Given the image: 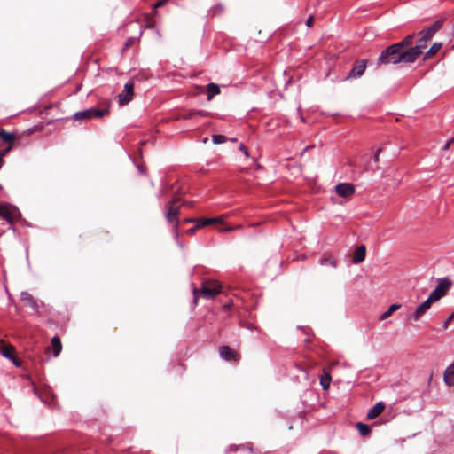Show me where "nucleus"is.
Instances as JSON below:
<instances>
[{
	"label": "nucleus",
	"mask_w": 454,
	"mask_h": 454,
	"mask_svg": "<svg viewBox=\"0 0 454 454\" xmlns=\"http://www.w3.org/2000/svg\"><path fill=\"white\" fill-rule=\"evenodd\" d=\"M443 19L438 20L432 26L428 27L427 28L420 32L421 36L419 44L422 45V49L426 46V43L432 39L434 34L441 29V27L443 25Z\"/></svg>",
	"instance_id": "obj_5"
},
{
	"label": "nucleus",
	"mask_w": 454,
	"mask_h": 454,
	"mask_svg": "<svg viewBox=\"0 0 454 454\" xmlns=\"http://www.w3.org/2000/svg\"><path fill=\"white\" fill-rule=\"evenodd\" d=\"M331 380V375L325 370H324V373L320 377V385L324 390H327L330 387Z\"/></svg>",
	"instance_id": "obj_20"
},
{
	"label": "nucleus",
	"mask_w": 454,
	"mask_h": 454,
	"mask_svg": "<svg viewBox=\"0 0 454 454\" xmlns=\"http://www.w3.org/2000/svg\"><path fill=\"white\" fill-rule=\"evenodd\" d=\"M0 217L12 224L15 220L20 217V213L15 206L9 203H1Z\"/></svg>",
	"instance_id": "obj_4"
},
{
	"label": "nucleus",
	"mask_w": 454,
	"mask_h": 454,
	"mask_svg": "<svg viewBox=\"0 0 454 454\" xmlns=\"http://www.w3.org/2000/svg\"><path fill=\"white\" fill-rule=\"evenodd\" d=\"M443 381L449 387L454 386V362L445 370L443 374Z\"/></svg>",
	"instance_id": "obj_16"
},
{
	"label": "nucleus",
	"mask_w": 454,
	"mask_h": 454,
	"mask_svg": "<svg viewBox=\"0 0 454 454\" xmlns=\"http://www.w3.org/2000/svg\"><path fill=\"white\" fill-rule=\"evenodd\" d=\"M366 68V61L362 59L356 63L354 67L350 70L348 78H359L363 75Z\"/></svg>",
	"instance_id": "obj_12"
},
{
	"label": "nucleus",
	"mask_w": 454,
	"mask_h": 454,
	"mask_svg": "<svg viewBox=\"0 0 454 454\" xmlns=\"http://www.w3.org/2000/svg\"><path fill=\"white\" fill-rule=\"evenodd\" d=\"M16 137L13 133H9L4 129L0 130V139L5 143L12 144L14 142Z\"/></svg>",
	"instance_id": "obj_21"
},
{
	"label": "nucleus",
	"mask_w": 454,
	"mask_h": 454,
	"mask_svg": "<svg viewBox=\"0 0 454 454\" xmlns=\"http://www.w3.org/2000/svg\"><path fill=\"white\" fill-rule=\"evenodd\" d=\"M167 1L168 0H160V1H158L157 3L154 4L153 8L156 9V8L163 6L166 4Z\"/></svg>",
	"instance_id": "obj_31"
},
{
	"label": "nucleus",
	"mask_w": 454,
	"mask_h": 454,
	"mask_svg": "<svg viewBox=\"0 0 454 454\" xmlns=\"http://www.w3.org/2000/svg\"><path fill=\"white\" fill-rule=\"evenodd\" d=\"M107 113L106 110H98L97 108H89L82 111L76 112L74 114V119L76 121L90 120L92 118H100Z\"/></svg>",
	"instance_id": "obj_7"
},
{
	"label": "nucleus",
	"mask_w": 454,
	"mask_h": 454,
	"mask_svg": "<svg viewBox=\"0 0 454 454\" xmlns=\"http://www.w3.org/2000/svg\"><path fill=\"white\" fill-rule=\"evenodd\" d=\"M49 348L52 349L54 356H59V353L61 352V349H62V345H61V342H60V339L59 337H56V336L53 337L51 339V347Z\"/></svg>",
	"instance_id": "obj_18"
},
{
	"label": "nucleus",
	"mask_w": 454,
	"mask_h": 454,
	"mask_svg": "<svg viewBox=\"0 0 454 454\" xmlns=\"http://www.w3.org/2000/svg\"><path fill=\"white\" fill-rule=\"evenodd\" d=\"M427 311V310L426 309V308L423 307L422 304H420L419 306L417 307L411 317L413 318L414 321H419Z\"/></svg>",
	"instance_id": "obj_24"
},
{
	"label": "nucleus",
	"mask_w": 454,
	"mask_h": 454,
	"mask_svg": "<svg viewBox=\"0 0 454 454\" xmlns=\"http://www.w3.org/2000/svg\"><path fill=\"white\" fill-rule=\"evenodd\" d=\"M435 301H434V300H430V296H428V298L424 302H422L421 304L428 311V309L431 308L432 303L435 302Z\"/></svg>",
	"instance_id": "obj_28"
},
{
	"label": "nucleus",
	"mask_w": 454,
	"mask_h": 454,
	"mask_svg": "<svg viewBox=\"0 0 454 454\" xmlns=\"http://www.w3.org/2000/svg\"><path fill=\"white\" fill-rule=\"evenodd\" d=\"M413 40V35H407L403 41L397 43L399 48L402 50H409L408 47L411 45Z\"/></svg>",
	"instance_id": "obj_23"
},
{
	"label": "nucleus",
	"mask_w": 454,
	"mask_h": 454,
	"mask_svg": "<svg viewBox=\"0 0 454 454\" xmlns=\"http://www.w3.org/2000/svg\"><path fill=\"white\" fill-rule=\"evenodd\" d=\"M239 150L242 151L246 156H248V152L243 144H240Z\"/></svg>",
	"instance_id": "obj_33"
},
{
	"label": "nucleus",
	"mask_w": 454,
	"mask_h": 454,
	"mask_svg": "<svg viewBox=\"0 0 454 454\" xmlns=\"http://www.w3.org/2000/svg\"><path fill=\"white\" fill-rule=\"evenodd\" d=\"M442 47V43H434L431 48L429 49V51L426 53V56L427 57H429L433 54H434L435 52H437Z\"/></svg>",
	"instance_id": "obj_26"
},
{
	"label": "nucleus",
	"mask_w": 454,
	"mask_h": 454,
	"mask_svg": "<svg viewBox=\"0 0 454 454\" xmlns=\"http://www.w3.org/2000/svg\"><path fill=\"white\" fill-rule=\"evenodd\" d=\"M385 410V404L383 402H378L372 408L367 412L368 419H374L379 417Z\"/></svg>",
	"instance_id": "obj_14"
},
{
	"label": "nucleus",
	"mask_w": 454,
	"mask_h": 454,
	"mask_svg": "<svg viewBox=\"0 0 454 454\" xmlns=\"http://www.w3.org/2000/svg\"><path fill=\"white\" fill-rule=\"evenodd\" d=\"M422 54V45L417 44L410 50H402L398 45L393 44L384 50L378 59L379 64L412 63Z\"/></svg>",
	"instance_id": "obj_1"
},
{
	"label": "nucleus",
	"mask_w": 454,
	"mask_h": 454,
	"mask_svg": "<svg viewBox=\"0 0 454 454\" xmlns=\"http://www.w3.org/2000/svg\"><path fill=\"white\" fill-rule=\"evenodd\" d=\"M454 318V312L447 318L445 325L450 324Z\"/></svg>",
	"instance_id": "obj_36"
},
{
	"label": "nucleus",
	"mask_w": 454,
	"mask_h": 454,
	"mask_svg": "<svg viewBox=\"0 0 454 454\" xmlns=\"http://www.w3.org/2000/svg\"><path fill=\"white\" fill-rule=\"evenodd\" d=\"M134 43V38H129L125 43V48H129Z\"/></svg>",
	"instance_id": "obj_35"
},
{
	"label": "nucleus",
	"mask_w": 454,
	"mask_h": 454,
	"mask_svg": "<svg viewBox=\"0 0 454 454\" xmlns=\"http://www.w3.org/2000/svg\"><path fill=\"white\" fill-rule=\"evenodd\" d=\"M313 24V17L310 16L307 20H306V26L308 27H310Z\"/></svg>",
	"instance_id": "obj_34"
},
{
	"label": "nucleus",
	"mask_w": 454,
	"mask_h": 454,
	"mask_svg": "<svg viewBox=\"0 0 454 454\" xmlns=\"http://www.w3.org/2000/svg\"><path fill=\"white\" fill-rule=\"evenodd\" d=\"M334 189L338 195L346 199L350 198L355 192V186L348 183L338 184Z\"/></svg>",
	"instance_id": "obj_10"
},
{
	"label": "nucleus",
	"mask_w": 454,
	"mask_h": 454,
	"mask_svg": "<svg viewBox=\"0 0 454 454\" xmlns=\"http://www.w3.org/2000/svg\"><path fill=\"white\" fill-rule=\"evenodd\" d=\"M195 115H196V111L195 110H191L186 114H184L183 116V118H184V119H192Z\"/></svg>",
	"instance_id": "obj_29"
},
{
	"label": "nucleus",
	"mask_w": 454,
	"mask_h": 454,
	"mask_svg": "<svg viewBox=\"0 0 454 454\" xmlns=\"http://www.w3.org/2000/svg\"><path fill=\"white\" fill-rule=\"evenodd\" d=\"M222 286L215 280L206 281L203 283L200 290L194 289V301L196 302L198 294L200 293L205 298L210 299L220 294Z\"/></svg>",
	"instance_id": "obj_3"
},
{
	"label": "nucleus",
	"mask_w": 454,
	"mask_h": 454,
	"mask_svg": "<svg viewBox=\"0 0 454 454\" xmlns=\"http://www.w3.org/2000/svg\"><path fill=\"white\" fill-rule=\"evenodd\" d=\"M2 165H3V160H2V158L0 157V168H2Z\"/></svg>",
	"instance_id": "obj_38"
},
{
	"label": "nucleus",
	"mask_w": 454,
	"mask_h": 454,
	"mask_svg": "<svg viewBox=\"0 0 454 454\" xmlns=\"http://www.w3.org/2000/svg\"><path fill=\"white\" fill-rule=\"evenodd\" d=\"M365 254H366L365 247L364 245L358 247L354 253V256H353L354 263L358 264V263L364 262V258H365Z\"/></svg>",
	"instance_id": "obj_17"
},
{
	"label": "nucleus",
	"mask_w": 454,
	"mask_h": 454,
	"mask_svg": "<svg viewBox=\"0 0 454 454\" xmlns=\"http://www.w3.org/2000/svg\"><path fill=\"white\" fill-rule=\"evenodd\" d=\"M452 286V281L447 278H440L438 280V285L434 288V290L430 294V300L439 301L442 297H443L447 292L450 289Z\"/></svg>",
	"instance_id": "obj_6"
},
{
	"label": "nucleus",
	"mask_w": 454,
	"mask_h": 454,
	"mask_svg": "<svg viewBox=\"0 0 454 454\" xmlns=\"http://www.w3.org/2000/svg\"><path fill=\"white\" fill-rule=\"evenodd\" d=\"M133 90H134L133 82H127L124 85L123 91L119 95V103L121 105H126L129 101H131V99L133 98Z\"/></svg>",
	"instance_id": "obj_11"
},
{
	"label": "nucleus",
	"mask_w": 454,
	"mask_h": 454,
	"mask_svg": "<svg viewBox=\"0 0 454 454\" xmlns=\"http://www.w3.org/2000/svg\"><path fill=\"white\" fill-rule=\"evenodd\" d=\"M453 141H454V139H451V140L448 141V142L444 145V146H443V150H447V149L449 148L450 145Z\"/></svg>",
	"instance_id": "obj_37"
},
{
	"label": "nucleus",
	"mask_w": 454,
	"mask_h": 454,
	"mask_svg": "<svg viewBox=\"0 0 454 454\" xmlns=\"http://www.w3.org/2000/svg\"><path fill=\"white\" fill-rule=\"evenodd\" d=\"M0 354L5 358L12 361L16 367L20 366V362L17 359L15 355V348L12 345H4V342H0Z\"/></svg>",
	"instance_id": "obj_9"
},
{
	"label": "nucleus",
	"mask_w": 454,
	"mask_h": 454,
	"mask_svg": "<svg viewBox=\"0 0 454 454\" xmlns=\"http://www.w3.org/2000/svg\"><path fill=\"white\" fill-rule=\"evenodd\" d=\"M177 200H173L168 202L167 206V213H166V218L168 223H175V227L177 226L178 222V215L180 208L179 207L176 206Z\"/></svg>",
	"instance_id": "obj_8"
},
{
	"label": "nucleus",
	"mask_w": 454,
	"mask_h": 454,
	"mask_svg": "<svg viewBox=\"0 0 454 454\" xmlns=\"http://www.w3.org/2000/svg\"><path fill=\"white\" fill-rule=\"evenodd\" d=\"M11 149L12 145H10L6 149L0 151V157L3 158L5 156Z\"/></svg>",
	"instance_id": "obj_32"
},
{
	"label": "nucleus",
	"mask_w": 454,
	"mask_h": 454,
	"mask_svg": "<svg viewBox=\"0 0 454 454\" xmlns=\"http://www.w3.org/2000/svg\"><path fill=\"white\" fill-rule=\"evenodd\" d=\"M20 300L24 305L31 308L34 310L37 309V303L35 298L27 292H21Z\"/></svg>",
	"instance_id": "obj_15"
},
{
	"label": "nucleus",
	"mask_w": 454,
	"mask_h": 454,
	"mask_svg": "<svg viewBox=\"0 0 454 454\" xmlns=\"http://www.w3.org/2000/svg\"><path fill=\"white\" fill-rule=\"evenodd\" d=\"M226 140H227L226 137H224L223 135H214L212 137V141L215 145L223 144V143L226 142Z\"/></svg>",
	"instance_id": "obj_27"
},
{
	"label": "nucleus",
	"mask_w": 454,
	"mask_h": 454,
	"mask_svg": "<svg viewBox=\"0 0 454 454\" xmlns=\"http://www.w3.org/2000/svg\"><path fill=\"white\" fill-rule=\"evenodd\" d=\"M188 222H196V225L187 231L188 234H193L197 229L207 226L210 224H217V231L219 232L230 231L236 229H239L240 225L230 226L223 222V216L212 217V218H201L197 220L189 219Z\"/></svg>",
	"instance_id": "obj_2"
},
{
	"label": "nucleus",
	"mask_w": 454,
	"mask_h": 454,
	"mask_svg": "<svg viewBox=\"0 0 454 454\" xmlns=\"http://www.w3.org/2000/svg\"><path fill=\"white\" fill-rule=\"evenodd\" d=\"M356 427H357L360 434L363 436H367L371 434V428L365 424L357 423Z\"/></svg>",
	"instance_id": "obj_25"
},
{
	"label": "nucleus",
	"mask_w": 454,
	"mask_h": 454,
	"mask_svg": "<svg viewBox=\"0 0 454 454\" xmlns=\"http://www.w3.org/2000/svg\"><path fill=\"white\" fill-rule=\"evenodd\" d=\"M401 308L400 304L395 303L392 304L387 311H385L383 314L380 315V320H386L395 311Z\"/></svg>",
	"instance_id": "obj_22"
},
{
	"label": "nucleus",
	"mask_w": 454,
	"mask_h": 454,
	"mask_svg": "<svg viewBox=\"0 0 454 454\" xmlns=\"http://www.w3.org/2000/svg\"><path fill=\"white\" fill-rule=\"evenodd\" d=\"M378 156H379V154H378V153H376V154H375V160H378Z\"/></svg>",
	"instance_id": "obj_39"
},
{
	"label": "nucleus",
	"mask_w": 454,
	"mask_h": 454,
	"mask_svg": "<svg viewBox=\"0 0 454 454\" xmlns=\"http://www.w3.org/2000/svg\"><path fill=\"white\" fill-rule=\"evenodd\" d=\"M219 353H220L221 357L227 361H231V360L236 361L239 359L237 353L234 350H232L231 348H229L228 346L220 347Z\"/></svg>",
	"instance_id": "obj_13"
},
{
	"label": "nucleus",
	"mask_w": 454,
	"mask_h": 454,
	"mask_svg": "<svg viewBox=\"0 0 454 454\" xmlns=\"http://www.w3.org/2000/svg\"><path fill=\"white\" fill-rule=\"evenodd\" d=\"M207 100H211L213 97L220 94V88L215 83H208L207 85Z\"/></svg>",
	"instance_id": "obj_19"
},
{
	"label": "nucleus",
	"mask_w": 454,
	"mask_h": 454,
	"mask_svg": "<svg viewBox=\"0 0 454 454\" xmlns=\"http://www.w3.org/2000/svg\"><path fill=\"white\" fill-rule=\"evenodd\" d=\"M209 113L207 112V111H204V110H199V111H196V115L200 116V117H207V116H209Z\"/></svg>",
	"instance_id": "obj_30"
}]
</instances>
